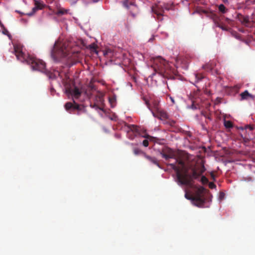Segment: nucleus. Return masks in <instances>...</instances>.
<instances>
[{
    "label": "nucleus",
    "mask_w": 255,
    "mask_h": 255,
    "mask_svg": "<svg viewBox=\"0 0 255 255\" xmlns=\"http://www.w3.org/2000/svg\"><path fill=\"white\" fill-rule=\"evenodd\" d=\"M168 165L175 171L178 184L190 187L193 186V179H198L206 170L203 161L200 165L191 166L189 170L185 167L184 162L182 160L176 159L175 163H170Z\"/></svg>",
    "instance_id": "1"
},
{
    "label": "nucleus",
    "mask_w": 255,
    "mask_h": 255,
    "mask_svg": "<svg viewBox=\"0 0 255 255\" xmlns=\"http://www.w3.org/2000/svg\"><path fill=\"white\" fill-rule=\"evenodd\" d=\"M13 52L17 59L21 62L25 61L30 65L32 69L44 73L49 79H55L56 76L46 69V64L42 60L36 59L29 55H25L22 50V47L18 45H14Z\"/></svg>",
    "instance_id": "2"
},
{
    "label": "nucleus",
    "mask_w": 255,
    "mask_h": 255,
    "mask_svg": "<svg viewBox=\"0 0 255 255\" xmlns=\"http://www.w3.org/2000/svg\"><path fill=\"white\" fill-rule=\"evenodd\" d=\"M194 194L193 195L192 204L199 207H203L205 203V189L203 186L195 187Z\"/></svg>",
    "instance_id": "3"
},
{
    "label": "nucleus",
    "mask_w": 255,
    "mask_h": 255,
    "mask_svg": "<svg viewBox=\"0 0 255 255\" xmlns=\"http://www.w3.org/2000/svg\"><path fill=\"white\" fill-rule=\"evenodd\" d=\"M65 108L67 111L72 113L75 110L77 111V115L86 112L85 107L82 105H79L74 101L73 103L67 102L65 104Z\"/></svg>",
    "instance_id": "4"
},
{
    "label": "nucleus",
    "mask_w": 255,
    "mask_h": 255,
    "mask_svg": "<svg viewBox=\"0 0 255 255\" xmlns=\"http://www.w3.org/2000/svg\"><path fill=\"white\" fill-rule=\"evenodd\" d=\"M58 42L56 41L51 51V57L54 60H56L58 57H66L69 55L68 51L62 47L58 49Z\"/></svg>",
    "instance_id": "5"
},
{
    "label": "nucleus",
    "mask_w": 255,
    "mask_h": 255,
    "mask_svg": "<svg viewBox=\"0 0 255 255\" xmlns=\"http://www.w3.org/2000/svg\"><path fill=\"white\" fill-rule=\"evenodd\" d=\"M154 69L155 71L163 72L165 69L167 62L161 57H157L153 59Z\"/></svg>",
    "instance_id": "6"
},
{
    "label": "nucleus",
    "mask_w": 255,
    "mask_h": 255,
    "mask_svg": "<svg viewBox=\"0 0 255 255\" xmlns=\"http://www.w3.org/2000/svg\"><path fill=\"white\" fill-rule=\"evenodd\" d=\"M201 93L199 89L191 93L190 99L192 103L191 108L192 109L195 110L199 108V104L201 101Z\"/></svg>",
    "instance_id": "7"
},
{
    "label": "nucleus",
    "mask_w": 255,
    "mask_h": 255,
    "mask_svg": "<svg viewBox=\"0 0 255 255\" xmlns=\"http://www.w3.org/2000/svg\"><path fill=\"white\" fill-rule=\"evenodd\" d=\"M243 132H245L241 133V136L243 139L245 143H247L250 140L253 139V137L250 135V133H247V130L249 129L250 131H252L254 129L255 127L253 125H247L244 127H242L240 128Z\"/></svg>",
    "instance_id": "8"
},
{
    "label": "nucleus",
    "mask_w": 255,
    "mask_h": 255,
    "mask_svg": "<svg viewBox=\"0 0 255 255\" xmlns=\"http://www.w3.org/2000/svg\"><path fill=\"white\" fill-rule=\"evenodd\" d=\"M160 153L162 157L166 160L170 158H175L176 157L174 151L171 148L168 147H164Z\"/></svg>",
    "instance_id": "9"
},
{
    "label": "nucleus",
    "mask_w": 255,
    "mask_h": 255,
    "mask_svg": "<svg viewBox=\"0 0 255 255\" xmlns=\"http://www.w3.org/2000/svg\"><path fill=\"white\" fill-rule=\"evenodd\" d=\"M66 93L67 94L71 95L74 98L78 99L81 95V91L77 87H74L73 88H67L66 90Z\"/></svg>",
    "instance_id": "10"
},
{
    "label": "nucleus",
    "mask_w": 255,
    "mask_h": 255,
    "mask_svg": "<svg viewBox=\"0 0 255 255\" xmlns=\"http://www.w3.org/2000/svg\"><path fill=\"white\" fill-rule=\"evenodd\" d=\"M237 19L244 26L249 27L250 20L248 15H244L241 13H238L237 15Z\"/></svg>",
    "instance_id": "11"
},
{
    "label": "nucleus",
    "mask_w": 255,
    "mask_h": 255,
    "mask_svg": "<svg viewBox=\"0 0 255 255\" xmlns=\"http://www.w3.org/2000/svg\"><path fill=\"white\" fill-rule=\"evenodd\" d=\"M143 156L148 161L152 163L153 164L157 165L158 167L161 168L156 158L154 157H151L149 155L143 153Z\"/></svg>",
    "instance_id": "12"
},
{
    "label": "nucleus",
    "mask_w": 255,
    "mask_h": 255,
    "mask_svg": "<svg viewBox=\"0 0 255 255\" xmlns=\"http://www.w3.org/2000/svg\"><path fill=\"white\" fill-rule=\"evenodd\" d=\"M240 96L241 97V100L254 99V96L250 94L247 90H246L245 92L242 93L240 94Z\"/></svg>",
    "instance_id": "13"
},
{
    "label": "nucleus",
    "mask_w": 255,
    "mask_h": 255,
    "mask_svg": "<svg viewBox=\"0 0 255 255\" xmlns=\"http://www.w3.org/2000/svg\"><path fill=\"white\" fill-rule=\"evenodd\" d=\"M152 10L158 16L162 15L164 12V10L162 9V8L159 7V6L157 5L153 6L152 8Z\"/></svg>",
    "instance_id": "14"
},
{
    "label": "nucleus",
    "mask_w": 255,
    "mask_h": 255,
    "mask_svg": "<svg viewBox=\"0 0 255 255\" xmlns=\"http://www.w3.org/2000/svg\"><path fill=\"white\" fill-rule=\"evenodd\" d=\"M203 172L202 174H201L199 178L196 179L198 181H199L202 184L205 185L209 183V180L208 178L205 176L204 175H202V174L204 173Z\"/></svg>",
    "instance_id": "15"
},
{
    "label": "nucleus",
    "mask_w": 255,
    "mask_h": 255,
    "mask_svg": "<svg viewBox=\"0 0 255 255\" xmlns=\"http://www.w3.org/2000/svg\"><path fill=\"white\" fill-rule=\"evenodd\" d=\"M128 132H129L130 131H132L133 133H137L138 132V128L136 126L134 125H128Z\"/></svg>",
    "instance_id": "16"
},
{
    "label": "nucleus",
    "mask_w": 255,
    "mask_h": 255,
    "mask_svg": "<svg viewBox=\"0 0 255 255\" xmlns=\"http://www.w3.org/2000/svg\"><path fill=\"white\" fill-rule=\"evenodd\" d=\"M68 12V9H64L63 8H58L57 11L55 12V14L58 16L67 14Z\"/></svg>",
    "instance_id": "17"
},
{
    "label": "nucleus",
    "mask_w": 255,
    "mask_h": 255,
    "mask_svg": "<svg viewBox=\"0 0 255 255\" xmlns=\"http://www.w3.org/2000/svg\"><path fill=\"white\" fill-rule=\"evenodd\" d=\"M218 8L219 11L222 13H225L227 12L228 9L225 7L223 4H221L219 5Z\"/></svg>",
    "instance_id": "18"
},
{
    "label": "nucleus",
    "mask_w": 255,
    "mask_h": 255,
    "mask_svg": "<svg viewBox=\"0 0 255 255\" xmlns=\"http://www.w3.org/2000/svg\"><path fill=\"white\" fill-rule=\"evenodd\" d=\"M213 21L215 22L216 26H217V24H220L221 22V18L217 15H214L213 17Z\"/></svg>",
    "instance_id": "19"
},
{
    "label": "nucleus",
    "mask_w": 255,
    "mask_h": 255,
    "mask_svg": "<svg viewBox=\"0 0 255 255\" xmlns=\"http://www.w3.org/2000/svg\"><path fill=\"white\" fill-rule=\"evenodd\" d=\"M194 76L196 79L195 82H198L199 81L204 78V76L202 75V74L200 73L195 74Z\"/></svg>",
    "instance_id": "20"
},
{
    "label": "nucleus",
    "mask_w": 255,
    "mask_h": 255,
    "mask_svg": "<svg viewBox=\"0 0 255 255\" xmlns=\"http://www.w3.org/2000/svg\"><path fill=\"white\" fill-rule=\"evenodd\" d=\"M224 126L227 128H232L233 125V123H232V122H231L230 121L225 120Z\"/></svg>",
    "instance_id": "21"
},
{
    "label": "nucleus",
    "mask_w": 255,
    "mask_h": 255,
    "mask_svg": "<svg viewBox=\"0 0 255 255\" xmlns=\"http://www.w3.org/2000/svg\"><path fill=\"white\" fill-rule=\"evenodd\" d=\"M35 6L38 9H41L43 7V5L39 1L37 0H34Z\"/></svg>",
    "instance_id": "22"
},
{
    "label": "nucleus",
    "mask_w": 255,
    "mask_h": 255,
    "mask_svg": "<svg viewBox=\"0 0 255 255\" xmlns=\"http://www.w3.org/2000/svg\"><path fill=\"white\" fill-rule=\"evenodd\" d=\"M133 150L134 154L136 155H139L140 154H142L143 155V153H145L144 152L142 151L140 149H139L138 148H134Z\"/></svg>",
    "instance_id": "23"
},
{
    "label": "nucleus",
    "mask_w": 255,
    "mask_h": 255,
    "mask_svg": "<svg viewBox=\"0 0 255 255\" xmlns=\"http://www.w3.org/2000/svg\"><path fill=\"white\" fill-rule=\"evenodd\" d=\"M203 68L204 69L211 70L212 69V67L210 64H207L203 66Z\"/></svg>",
    "instance_id": "24"
},
{
    "label": "nucleus",
    "mask_w": 255,
    "mask_h": 255,
    "mask_svg": "<svg viewBox=\"0 0 255 255\" xmlns=\"http://www.w3.org/2000/svg\"><path fill=\"white\" fill-rule=\"evenodd\" d=\"M38 9H38L36 7L34 6L32 9V12L28 13L27 14L28 16H31Z\"/></svg>",
    "instance_id": "25"
},
{
    "label": "nucleus",
    "mask_w": 255,
    "mask_h": 255,
    "mask_svg": "<svg viewBox=\"0 0 255 255\" xmlns=\"http://www.w3.org/2000/svg\"><path fill=\"white\" fill-rule=\"evenodd\" d=\"M89 48L92 50H96L97 49V45L94 43H92V44H90L89 46Z\"/></svg>",
    "instance_id": "26"
},
{
    "label": "nucleus",
    "mask_w": 255,
    "mask_h": 255,
    "mask_svg": "<svg viewBox=\"0 0 255 255\" xmlns=\"http://www.w3.org/2000/svg\"><path fill=\"white\" fill-rule=\"evenodd\" d=\"M160 115L163 119H167L168 117L167 113L163 111L160 112Z\"/></svg>",
    "instance_id": "27"
},
{
    "label": "nucleus",
    "mask_w": 255,
    "mask_h": 255,
    "mask_svg": "<svg viewBox=\"0 0 255 255\" xmlns=\"http://www.w3.org/2000/svg\"><path fill=\"white\" fill-rule=\"evenodd\" d=\"M209 187L211 189H214L216 187V185L213 182H209Z\"/></svg>",
    "instance_id": "28"
},
{
    "label": "nucleus",
    "mask_w": 255,
    "mask_h": 255,
    "mask_svg": "<svg viewBox=\"0 0 255 255\" xmlns=\"http://www.w3.org/2000/svg\"><path fill=\"white\" fill-rule=\"evenodd\" d=\"M185 197L186 199L191 200V202H192V199L193 198V195H189L186 193L185 194Z\"/></svg>",
    "instance_id": "29"
},
{
    "label": "nucleus",
    "mask_w": 255,
    "mask_h": 255,
    "mask_svg": "<svg viewBox=\"0 0 255 255\" xmlns=\"http://www.w3.org/2000/svg\"><path fill=\"white\" fill-rule=\"evenodd\" d=\"M217 27H219L221 28L222 29H223L224 30H227V27L224 26V25H223L221 23L220 24H217Z\"/></svg>",
    "instance_id": "30"
},
{
    "label": "nucleus",
    "mask_w": 255,
    "mask_h": 255,
    "mask_svg": "<svg viewBox=\"0 0 255 255\" xmlns=\"http://www.w3.org/2000/svg\"><path fill=\"white\" fill-rule=\"evenodd\" d=\"M148 140L147 139H144L142 142V144L144 146L147 147L148 146Z\"/></svg>",
    "instance_id": "31"
},
{
    "label": "nucleus",
    "mask_w": 255,
    "mask_h": 255,
    "mask_svg": "<svg viewBox=\"0 0 255 255\" xmlns=\"http://www.w3.org/2000/svg\"><path fill=\"white\" fill-rule=\"evenodd\" d=\"M210 175H211V178L213 180V181H215L216 180V179H215V175L214 173L213 172H211L210 173Z\"/></svg>",
    "instance_id": "32"
},
{
    "label": "nucleus",
    "mask_w": 255,
    "mask_h": 255,
    "mask_svg": "<svg viewBox=\"0 0 255 255\" xmlns=\"http://www.w3.org/2000/svg\"><path fill=\"white\" fill-rule=\"evenodd\" d=\"M128 0H125L124 1H123V4L124 5V6L126 7H128Z\"/></svg>",
    "instance_id": "33"
},
{
    "label": "nucleus",
    "mask_w": 255,
    "mask_h": 255,
    "mask_svg": "<svg viewBox=\"0 0 255 255\" xmlns=\"http://www.w3.org/2000/svg\"><path fill=\"white\" fill-rule=\"evenodd\" d=\"M203 116H204L206 118H207V119H209V120H212V119H211V117H210V116H209V115H207V114H203Z\"/></svg>",
    "instance_id": "34"
},
{
    "label": "nucleus",
    "mask_w": 255,
    "mask_h": 255,
    "mask_svg": "<svg viewBox=\"0 0 255 255\" xmlns=\"http://www.w3.org/2000/svg\"><path fill=\"white\" fill-rule=\"evenodd\" d=\"M169 98L173 104H175V101L173 97L169 96Z\"/></svg>",
    "instance_id": "35"
},
{
    "label": "nucleus",
    "mask_w": 255,
    "mask_h": 255,
    "mask_svg": "<svg viewBox=\"0 0 255 255\" xmlns=\"http://www.w3.org/2000/svg\"><path fill=\"white\" fill-rule=\"evenodd\" d=\"M175 124V122L174 121H172L170 122V125L171 126H174Z\"/></svg>",
    "instance_id": "36"
},
{
    "label": "nucleus",
    "mask_w": 255,
    "mask_h": 255,
    "mask_svg": "<svg viewBox=\"0 0 255 255\" xmlns=\"http://www.w3.org/2000/svg\"><path fill=\"white\" fill-rule=\"evenodd\" d=\"M143 137L146 138H147V139H149V138H151V137L149 135H146L145 136H143Z\"/></svg>",
    "instance_id": "37"
},
{
    "label": "nucleus",
    "mask_w": 255,
    "mask_h": 255,
    "mask_svg": "<svg viewBox=\"0 0 255 255\" xmlns=\"http://www.w3.org/2000/svg\"><path fill=\"white\" fill-rule=\"evenodd\" d=\"M0 25L1 27H3V24L1 23V22L0 21Z\"/></svg>",
    "instance_id": "38"
},
{
    "label": "nucleus",
    "mask_w": 255,
    "mask_h": 255,
    "mask_svg": "<svg viewBox=\"0 0 255 255\" xmlns=\"http://www.w3.org/2000/svg\"><path fill=\"white\" fill-rule=\"evenodd\" d=\"M226 20L228 21V20H229L230 19L227 18H226Z\"/></svg>",
    "instance_id": "39"
},
{
    "label": "nucleus",
    "mask_w": 255,
    "mask_h": 255,
    "mask_svg": "<svg viewBox=\"0 0 255 255\" xmlns=\"http://www.w3.org/2000/svg\"><path fill=\"white\" fill-rule=\"evenodd\" d=\"M205 92L206 93H207V90H206V91H205Z\"/></svg>",
    "instance_id": "40"
}]
</instances>
